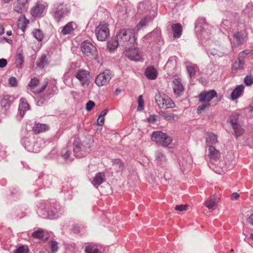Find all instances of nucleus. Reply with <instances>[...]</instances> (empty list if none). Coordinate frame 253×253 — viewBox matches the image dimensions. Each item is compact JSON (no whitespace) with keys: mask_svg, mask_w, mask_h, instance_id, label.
I'll list each match as a JSON object with an SVG mask.
<instances>
[{"mask_svg":"<svg viewBox=\"0 0 253 253\" xmlns=\"http://www.w3.org/2000/svg\"><path fill=\"white\" fill-rule=\"evenodd\" d=\"M62 157L65 159L67 160L69 159L70 152L67 148H65L62 150Z\"/></svg>","mask_w":253,"mask_h":253,"instance_id":"de8ad7c7","label":"nucleus"},{"mask_svg":"<svg viewBox=\"0 0 253 253\" xmlns=\"http://www.w3.org/2000/svg\"><path fill=\"white\" fill-rule=\"evenodd\" d=\"M244 87H245L243 84L237 85L231 94V98L232 100H234L239 97L243 92Z\"/></svg>","mask_w":253,"mask_h":253,"instance_id":"5701e85b","label":"nucleus"},{"mask_svg":"<svg viewBox=\"0 0 253 253\" xmlns=\"http://www.w3.org/2000/svg\"><path fill=\"white\" fill-rule=\"evenodd\" d=\"M173 89L174 94L177 96H180L184 91V86L181 83V80L179 78H175L172 81Z\"/></svg>","mask_w":253,"mask_h":253,"instance_id":"4468645a","label":"nucleus"},{"mask_svg":"<svg viewBox=\"0 0 253 253\" xmlns=\"http://www.w3.org/2000/svg\"><path fill=\"white\" fill-rule=\"evenodd\" d=\"M217 136L212 132L208 133L206 136V143L209 147L217 143Z\"/></svg>","mask_w":253,"mask_h":253,"instance_id":"393cba45","label":"nucleus"},{"mask_svg":"<svg viewBox=\"0 0 253 253\" xmlns=\"http://www.w3.org/2000/svg\"><path fill=\"white\" fill-rule=\"evenodd\" d=\"M104 117L99 116L98 118V120H97L98 125H99L100 126H102L104 125Z\"/></svg>","mask_w":253,"mask_h":253,"instance_id":"bf43d9fd","label":"nucleus"},{"mask_svg":"<svg viewBox=\"0 0 253 253\" xmlns=\"http://www.w3.org/2000/svg\"><path fill=\"white\" fill-rule=\"evenodd\" d=\"M74 145L73 152L75 156L79 158L84 157L89 152L90 147V145L84 141L80 143L76 140L74 142Z\"/></svg>","mask_w":253,"mask_h":253,"instance_id":"39448f33","label":"nucleus"},{"mask_svg":"<svg viewBox=\"0 0 253 253\" xmlns=\"http://www.w3.org/2000/svg\"><path fill=\"white\" fill-rule=\"evenodd\" d=\"M85 253H100L98 247L95 245H89L85 247Z\"/></svg>","mask_w":253,"mask_h":253,"instance_id":"c9c22d12","label":"nucleus"},{"mask_svg":"<svg viewBox=\"0 0 253 253\" xmlns=\"http://www.w3.org/2000/svg\"><path fill=\"white\" fill-rule=\"evenodd\" d=\"M46 64V57L44 54H43L38 60L37 66L41 68H43Z\"/></svg>","mask_w":253,"mask_h":253,"instance_id":"58836bf2","label":"nucleus"},{"mask_svg":"<svg viewBox=\"0 0 253 253\" xmlns=\"http://www.w3.org/2000/svg\"><path fill=\"white\" fill-rule=\"evenodd\" d=\"M15 63L16 67L18 68H21L24 63V57L22 53L17 54L15 58Z\"/></svg>","mask_w":253,"mask_h":253,"instance_id":"2f4dec72","label":"nucleus"},{"mask_svg":"<svg viewBox=\"0 0 253 253\" xmlns=\"http://www.w3.org/2000/svg\"><path fill=\"white\" fill-rule=\"evenodd\" d=\"M7 64V60L4 58L0 59V68H3L6 66Z\"/></svg>","mask_w":253,"mask_h":253,"instance_id":"13d9d810","label":"nucleus"},{"mask_svg":"<svg viewBox=\"0 0 253 253\" xmlns=\"http://www.w3.org/2000/svg\"><path fill=\"white\" fill-rule=\"evenodd\" d=\"M153 18L151 16H147L144 18L141 19L138 24L136 26V30L138 31L143 27L146 26L147 24L152 20Z\"/></svg>","mask_w":253,"mask_h":253,"instance_id":"c756f323","label":"nucleus"},{"mask_svg":"<svg viewBox=\"0 0 253 253\" xmlns=\"http://www.w3.org/2000/svg\"><path fill=\"white\" fill-rule=\"evenodd\" d=\"M75 76L80 81L81 85L84 88L87 87L92 80L89 72L85 70H79L76 73Z\"/></svg>","mask_w":253,"mask_h":253,"instance_id":"423d86ee","label":"nucleus"},{"mask_svg":"<svg viewBox=\"0 0 253 253\" xmlns=\"http://www.w3.org/2000/svg\"><path fill=\"white\" fill-rule=\"evenodd\" d=\"M188 205H176L174 208V209L176 211H186L187 210Z\"/></svg>","mask_w":253,"mask_h":253,"instance_id":"3c124183","label":"nucleus"},{"mask_svg":"<svg viewBox=\"0 0 253 253\" xmlns=\"http://www.w3.org/2000/svg\"><path fill=\"white\" fill-rule=\"evenodd\" d=\"M108 109H104V110H103V111L101 112V114H100V116H101V117H104V116L107 114V112H108Z\"/></svg>","mask_w":253,"mask_h":253,"instance_id":"e2e57ef3","label":"nucleus"},{"mask_svg":"<svg viewBox=\"0 0 253 253\" xmlns=\"http://www.w3.org/2000/svg\"><path fill=\"white\" fill-rule=\"evenodd\" d=\"M146 77L150 80H154L157 77V72L153 67H147L145 71Z\"/></svg>","mask_w":253,"mask_h":253,"instance_id":"4be33fe9","label":"nucleus"},{"mask_svg":"<svg viewBox=\"0 0 253 253\" xmlns=\"http://www.w3.org/2000/svg\"><path fill=\"white\" fill-rule=\"evenodd\" d=\"M152 140L162 146L167 147L172 141V138L166 133L162 131L153 132L151 135Z\"/></svg>","mask_w":253,"mask_h":253,"instance_id":"7ed1b4c3","label":"nucleus"},{"mask_svg":"<svg viewBox=\"0 0 253 253\" xmlns=\"http://www.w3.org/2000/svg\"><path fill=\"white\" fill-rule=\"evenodd\" d=\"M33 37L38 41L41 42L44 38V35L39 29H35L32 32Z\"/></svg>","mask_w":253,"mask_h":253,"instance_id":"f704fd0d","label":"nucleus"},{"mask_svg":"<svg viewBox=\"0 0 253 253\" xmlns=\"http://www.w3.org/2000/svg\"><path fill=\"white\" fill-rule=\"evenodd\" d=\"M149 3L148 1H145L144 2H140L138 4V11L141 13L143 10L146 8V6H148Z\"/></svg>","mask_w":253,"mask_h":253,"instance_id":"c03bdc74","label":"nucleus"},{"mask_svg":"<svg viewBox=\"0 0 253 253\" xmlns=\"http://www.w3.org/2000/svg\"><path fill=\"white\" fill-rule=\"evenodd\" d=\"M4 33V29L3 26H0V35H2Z\"/></svg>","mask_w":253,"mask_h":253,"instance_id":"69168bd1","label":"nucleus"},{"mask_svg":"<svg viewBox=\"0 0 253 253\" xmlns=\"http://www.w3.org/2000/svg\"><path fill=\"white\" fill-rule=\"evenodd\" d=\"M239 197V194L236 192L233 193L231 196V199L232 200H236Z\"/></svg>","mask_w":253,"mask_h":253,"instance_id":"052dcab7","label":"nucleus"},{"mask_svg":"<svg viewBox=\"0 0 253 253\" xmlns=\"http://www.w3.org/2000/svg\"><path fill=\"white\" fill-rule=\"evenodd\" d=\"M116 39L120 42V45L126 46V48H127V46L134 44L135 42L134 33L130 29L120 30L117 34Z\"/></svg>","mask_w":253,"mask_h":253,"instance_id":"f03ea898","label":"nucleus"},{"mask_svg":"<svg viewBox=\"0 0 253 253\" xmlns=\"http://www.w3.org/2000/svg\"><path fill=\"white\" fill-rule=\"evenodd\" d=\"M187 72L190 77L194 76L198 71L197 67L195 65H190L186 66Z\"/></svg>","mask_w":253,"mask_h":253,"instance_id":"4c0bfd02","label":"nucleus"},{"mask_svg":"<svg viewBox=\"0 0 253 253\" xmlns=\"http://www.w3.org/2000/svg\"><path fill=\"white\" fill-rule=\"evenodd\" d=\"M149 120L150 122H155V121H156V116H151L149 118Z\"/></svg>","mask_w":253,"mask_h":253,"instance_id":"0e129e2a","label":"nucleus"},{"mask_svg":"<svg viewBox=\"0 0 253 253\" xmlns=\"http://www.w3.org/2000/svg\"><path fill=\"white\" fill-rule=\"evenodd\" d=\"M47 85V83L45 82L44 84L42 86V87L39 89H37L36 90L33 91V92L35 94H39L42 92L46 87Z\"/></svg>","mask_w":253,"mask_h":253,"instance_id":"4d7b16f0","label":"nucleus"},{"mask_svg":"<svg viewBox=\"0 0 253 253\" xmlns=\"http://www.w3.org/2000/svg\"><path fill=\"white\" fill-rule=\"evenodd\" d=\"M172 62V60H169L166 63V67H169L170 66V64L171 63V62Z\"/></svg>","mask_w":253,"mask_h":253,"instance_id":"338daca9","label":"nucleus"},{"mask_svg":"<svg viewBox=\"0 0 253 253\" xmlns=\"http://www.w3.org/2000/svg\"><path fill=\"white\" fill-rule=\"evenodd\" d=\"M45 8L44 4H40L37 2L36 5L31 9V13L33 16L35 17L41 16L43 13Z\"/></svg>","mask_w":253,"mask_h":253,"instance_id":"f3484780","label":"nucleus"},{"mask_svg":"<svg viewBox=\"0 0 253 253\" xmlns=\"http://www.w3.org/2000/svg\"><path fill=\"white\" fill-rule=\"evenodd\" d=\"M250 50L247 49L240 52L238 58L240 60L241 59L244 60L246 56L250 53Z\"/></svg>","mask_w":253,"mask_h":253,"instance_id":"8fccbe9b","label":"nucleus"},{"mask_svg":"<svg viewBox=\"0 0 253 253\" xmlns=\"http://www.w3.org/2000/svg\"><path fill=\"white\" fill-rule=\"evenodd\" d=\"M60 210L61 207L59 205H54L52 208L47 211L46 214L43 217L50 219L56 218L58 217V212Z\"/></svg>","mask_w":253,"mask_h":253,"instance_id":"dca6fc26","label":"nucleus"},{"mask_svg":"<svg viewBox=\"0 0 253 253\" xmlns=\"http://www.w3.org/2000/svg\"><path fill=\"white\" fill-rule=\"evenodd\" d=\"M144 105L143 100L142 99V95H141L139 96L138 98V105L137 106V110L139 111H141L143 109V106Z\"/></svg>","mask_w":253,"mask_h":253,"instance_id":"864d4df0","label":"nucleus"},{"mask_svg":"<svg viewBox=\"0 0 253 253\" xmlns=\"http://www.w3.org/2000/svg\"><path fill=\"white\" fill-rule=\"evenodd\" d=\"M54 7L56 9L54 11V17L57 21L67 15L69 12L68 8L63 3L56 4Z\"/></svg>","mask_w":253,"mask_h":253,"instance_id":"9d476101","label":"nucleus"},{"mask_svg":"<svg viewBox=\"0 0 253 253\" xmlns=\"http://www.w3.org/2000/svg\"><path fill=\"white\" fill-rule=\"evenodd\" d=\"M28 7V0H17L14 5V10L18 13H22Z\"/></svg>","mask_w":253,"mask_h":253,"instance_id":"6ab92c4d","label":"nucleus"},{"mask_svg":"<svg viewBox=\"0 0 253 253\" xmlns=\"http://www.w3.org/2000/svg\"><path fill=\"white\" fill-rule=\"evenodd\" d=\"M239 116L237 114H232L227 121L233 129L235 135L238 137L242 135L244 132V129L238 122Z\"/></svg>","mask_w":253,"mask_h":253,"instance_id":"1a4fd4ad","label":"nucleus"},{"mask_svg":"<svg viewBox=\"0 0 253 253\" xmlns=\"http://www.w3.org/2000/svg\"><path fill=\"white\" fill-rule=\"evenodd\" d=\"M81 50L83 53L86 56H91L95 55V47L88 41H84L82 43Z\"/></svg>","mask_w":253,"mask_h":253,"instance_id":"9b49d317","label":"nucleus"},{"mask_svg":"<svg viewBox=\"0 0 253 253\" xmlns=\"http://www.w3.org/2000/svg\"><path fill=\"white\" fill-rule=\"evenodd\" d=\"M113 166L118 171H122L125 168L124 163L120 159H116L114 160Z\"/></svg>","mask_w":253,"mask_h":253,"instance_id":"72a5a7b5","label":"nucleus"},{"mask_svg":"<svg viewBox=\"0 0 253 253\" xmlns=\"http://www.w3.org/2000/svg\"><path fill=\"white\" fill-rule=\"evenodd\" d=\"M13 101V97L9 95H4L2 99L0 101V105L2 107L5 109H8Z\"/></svg>","mask_w":253,"mask_h":253,"instance_id":"412c9836","label":"nucleus"},{"mask_svg":"<svg viewBox=\"0 0 253 253\" xmlns=\"http://www.w3.org/2000/svg\"><path fill=\"white\" fill-rule=\"evenodd\" d=\"M112 77V73L110 70H105L96 77L95 83L98 86L106 85Z\"/></svg>","mask_w":253,"mask_h":253,"instance_id":"6e6552de","label":"nucleus"},{"mask_svg":"<svg viewBox=\"0 0 253 253\" xmlns=\"http://www.w3.org/2000/svg\"><path fill=\"white\" fill-rule=\"evenodd\" d=\"M247 222L253 225V213L251 214L247 219Z\"/></svg>","mask_w":253,"mask_h":253,"instance_id":"680f3d73","label":"nucleus"},{"mask_svg":"<svg viewBox=\"0 0 253 253\" xmlns=\"http://www.w3.org/2000/svg\"><path fill=\"white\" fill-rule=\"evenodd\" d=\"M94 106L95 103L93 101L89 100L86 104V109L87 111H89Z\"/></svg>","mask_w":253,"mask_h":253,"instance_id":"5fc2aeb1","label":"nucleus"},{"mask_svg":"<svg viewBox=\"0 0 253 253\" xmlns=\"http://www.w3.org/2000/svg\"><path fill=\"white\" fill-rule=\"evenodd\" d=\"M244 83L247 85H251L253 84V76L249 75L244 78Z\"/></svg>","mask_w":253,"mask_h":253,"instance_id":"37998d69","label":"nucleus"},{"mask_svg":"<svg viewBox=\"0 0 253 253\" xmlns=\"http://www.w3.org/2000/svg\"><path fill=\"white\" fill-rule=\"evenodd\" d=\"M50 247L52 253H54L57 252L58 247V243L55 241H51L49 242Z\"/></svg>","mask_w":253,"mask_h":253,"instance_id":"a19ab883","label":"nucleus"},{"mask_svg":"<svg viewBox=\"0 0 253 253\" xmlns=\"http://www.w3.org/2000/svg\"><path fill=\"white\" fill-rule=\"evenodd\" d=\"M48 126L46 124L36 123L33 127V130L35 133L38 134L48 130Z\"/></svg>","mask_w":253,"mask_h":253,"instance_id":"b1692460","label":"nucleus"},{"mask_svg":"<svg viewBox=\"0 0 253 253\" xmlns=\"http://www.w3.org/2000/svg\"><path fill=\"white\" fill-rule=\"evenodd\" d=\"M160 113L164 118L168 121L174 120L178 118L176 115L172 113H168L165 112H161Z\"/></svg>","mask_w":253,"mask_h":253,"instance_id":"e433bc0d","label":"nucleus"},{"mask_svg":"<svg viewBox=\"0 0 253 253\" xmlns=\"http://www.w3.org/2000/svg\"><path fill=\"white\" fill-rule=\"evenodd\" d=\"M108 25L104 22H100L95 29V35L98 40L105 41L109 36V30Z\"/></svg>","mask_w":253,"mask_h":253,"instance_id":"0eeeda50","label":"nucleus"},{"mask_svg":"<svg viewBox=\"0 0 253 253\" xmlns=\"http://www.w3.org/2000/svg\"><path fill=\"white\" fill-rule=\"evenodd\" d=\"M244 61L243 60L239 59L235 63V67L237 69H242L243 67Z\"/></svg>","mask_w":253,"mask_h":253,"instance_id":"603ef678","label":"nucleus"},{"mask_svg":"<svg viewBox=\"0 0 253 253\" xmlns=\"http://www.w3.org/2000/svg\"><path fill=\"white\" fill-rule=\"evenodd\" d=\"M233 37L235 40L237 44L240 45L243 44L244 42L243 34L240 32H235L233 35Z\"/></svg>","mask_w":253,"mask_h":253,"instance_id":"473e14b6","label":"nucleus"},{"mask_svg":"<svg viewBox=\"0 0 253 253\" xmlns=\"http://www.w3.org/2000/svg\"><path fill=\"white\" fill-rule=\"evenodd\" d=\"M125 54L131 60L141 61L142 59L141 52L136 48H130L129 46Z\"/></svg>","mask_w":253,"mask_h":253,"instance_id":"f8f14e48","label":"nucleus"},{"mask_svg":"<svg viewBox=\"0 0 253 253\" xmlns=\"http://www.w3.org/2000/svg\"><path fill=\"white\" fill-rule=\"evenodd\" d=\"M155 100L157 105L163 109L173 108L174 105L171 98L165 94L156 93Z\"/></svg>","mask_w":253,"mask_h":253,"instance_id":"20e7f679","label":"nucleus"},{"mask_svg":"<svg viewBox=\"0 0 253 253\" xmlns=\"http://www.w3.org/2000/svg\"><path fill=\"white\" fill-rule=\"evenodd\" d=\"M216 95V92L213 89L202 91L199 95V101L202 103H209Z\"/></svg>","mask_w":253,"mask_h":253,"instance_id":"ddd939ff","label":"nucleus"},{"mask_svg":"<svg viewBox=\"0 0 253 253\" xmlns=\"http://www.w3.org/2000/svg\"><path fill=\"white\" fill-rule=\"evenodd\" d=\"M219 201V199L215 195L211 196L209 199L204 202V205L209 210H213Z\"/></svg>","mask_w":253,"mask_h":253,"instance_id":"2eb2a0df","label":"nucleus"},{"mask_svg":"<svg viewBox=\"0 0 253 253\" xmlns=\"http://www.w3.org/2000/svg\"><path fill=\"white\" fill-rule=\"evenodd\" d=\"M204 104L198 106L197 108V113L200 114L202 111L205 110L207 109H208L210 107L209 103H204Z\"/></svg>","mask_w":253,"mask_h":253,"instance_id":"a18cd8bd","label":"nucleus"},{"mask_svg":"<svg viewBox=\"0 0 253 253\" xmlns=\"http://www.w3.org/2000/svg\"><path fill=\"white\" fill-rule=\"evenodd\" d=\"M28 248L26 246H22L17 248L15 251V253H28Z\"/></svg>","mask_w":253,"mask_h":253,"instance_id":"49530a36","label":"nucleus"},{"mask_svg":"<svg viewBox=\"0 0 253 253\" xmlns=\"http://www.w3.org/2000/svg\"><path fill=\"white\" fill-rule=\"evenodd\" d=\"M245 12L249 14L251 16H253V4L249 3L244 10Z\"/></svg>","mask_w":253,"mask_h":253,"instance_id":"79ce46f5","label":"nucleus"},{"mask_svg":"<svg viewBox=\"0 0 253 253\" xmlns=\"http://www.w3.org/2000/svg\"><path fill=\"white\" fill-rule=\"evenodd\" d=\"M119 44L120 42L117 39H112L108 42L107 47L110 52H112L117 49Z\"/></svg>","mask_w":253,"mask_h":253,"instance_id":"cd10ccee","label":"nucleus"},{"mask_svg":"<svg viewBox=\"0 0 253 253\" xmlns=\"http://www.w3.org/2000/svg\"><path fill=\"white\" fill-rule=\"evenodd\" d=\"M230 26V22L227 20H223L221 25V28H225L226 29L229 28Z\"/></svg>","mask_w":253,"mask_h":253,"instance_id":"6e6d98bb","label":"nucleus"},{"mask_svg":"<svg viewBox=\"0 0 253 253\" xmlns=\"http://www.w3.org/2000/svg\"><path fill=\"white\" fill-rule=\"evenodd\" d=\"M8 83L11 87H16L18 84L16 78L14 77H11L9 78Z\"/></svg>","mask_w":253,"mask_h":253,"instance_id":"09e8293b","label":"nucleus"},{"mask_svg":"<svg viewBox=\"0 0 253 253\" xmlns=\"http://www.w3.org/2000/svg\"><path fill=\"white\" fill-rule=\"evenodd\" d=\"M29 106V104L25 98H22L20 99V104L19 106V110L21 115H24L25 111L28 109Z\"/></svg>","mask_w":253,"mask_h":253,"instance_id":"bb28decb","label":"nucleus"},{"mask_svg":"<svg viewBox=\"0 0 253 253\" xmlns=\"http://www.w3.org/2000/svg\"><path fill=\"white\" fill-rule=\"evenodd\" d=\"M220 152L213 146H210L206 160L209 167L215 172L221 174L227 171V168L223 166V163L219 161Z\"/></svg>","mask_w":253,"mask_h":253,"instance_id":"f257e3e1","label":"nucleus"},{"mask_svg":"<svg viewBox=\"0 0 253 253\" xmlns=\"http://www.w3.org/2000/svg\"><path fill=\"white\" fill-rule=\"evenodd\" d=\"M6 34L8 36H11L12 35V32L11 31H7Z\"/></svg>","mask_w":253,"mask_h":253,"instance_id":"774afa93","label":"nucleus"},{"mask_svg":"<svg viewBox=\"0 0 253 253\" xmlns=\"http://www.w3.org/2000/svg\"><path fill=\"white\" fill-rule=\"evenodd\" d=\"M77 24L74 22H68L65 26L62 28L61 33L63 35L71 34L77 28Z\"/></svg>","mask_w":253,"mask_h":253,"instance_id":"a211bd4d","label":"nucleus"},{"mask_svg":"<svg viewBox=\"0 0 253 253\" xmlns=\"http://www.w3.org/2000/svg\"><path fill=\"white\" fill-rule=\"evenodd\" d=\"M172 30L173 32V37L175 38H179L182 33V27L181 25L177 23L172 25Z\"/></svg>","mask_w":253,"mask_h":253,"instance_id":"c85d7f7f","label":"nucleus"},{"mask_svg":"<svg viewBox=\"0 0 253 253\" xmlns=\"http://www.w3.org/2000/svg\"><path fill=\"white\" fill-rule=\"evenodd\" d=\"M32 236L35 238L43 239L44 238H46V232L42 229H39L34 231L32 234Z\"/></svg>","mask_w":253,"mask_h":253,"instance_id":"7c9ffc66","label":"nucleus"},{"mask_svg":"<svg viewBox=\"0 0 253 253\" xmlns=\"http://www.w3.org/2000/svg\"><path fill=\"white\" fill-rule=\"evenodd\" d=\"M105 175L102 172L97 173L93 179L91 181V183L95 187H98L99 185L102 184L105 181Z\"/></svg>","mask_w":253,"mask_h":253,"instance_id":"aec40b11","label":"nucleus"},{"mask_svg":"<svg viewBox=\"0 0 253 253\" xmlns=\"http://www.w3.org/2000/svg\"><path fill=\"white\" fill-rule=\"evenodd\" d=\"M155 159L158 165L163 167L166 163L167 159L163 153L157 152L155 154Z\"/></svg>","mask_w":253,"mask_h":253,"instance_id":"a878e982","label":"nucleus"},{"mask_svg":"<svg viewBox=\"0 0 253 253\" xmlns=\"http://www.w3.org/2000/svg\"><path fill=\"white\" fill-rule=\"evenodd\" d=\"M39 84V80L36 78L31 79L30 82L28 84V86L30 87L32 89L35 88Z\"/></svg>","mask_w":253,"mask_h":253,"instance_id":"ea45409f","label":"nucleus"}]
</instances>
